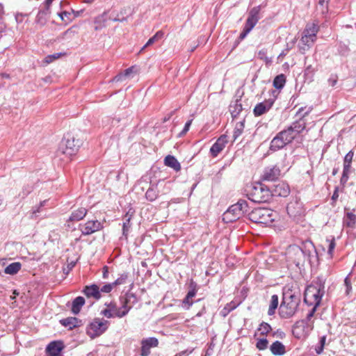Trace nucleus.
<instances>
[{"instance_id": "obj_10", "label": "nucleus", "mask_w": 356, "mask_h": 356, "mask_svg": "<svg viewBox=\"0 0 356 356\" xmlns=\"http://www.w3.org/2000/svg\"><path fill=\"white\" fill-rule=\"evenodd\" d=\"M277 93L276 90H272V97L257 104L253 110L254 115L255 116H260L268 112L275 103Z\"/></svg>"}, {"instance_id": "obj_25", "label": "nucleus", "mask_w": 356, "mask_h": 356, "mask_svg": "<svg viewBox=\"0 0 356 356\" xmlns=\"http://www.w3.org/2000/svg\"><path fill=\"white\" fill-rule=\"evenodd\" d=\"M305 121L302 118H299L298 120L294 122L289 128L293 131L294 135L296 136L305 129Z\"/></svg>"}, {"instance_id": "obj_17", "label": "nucleus", "mask_w": 356, "mask_h": 356, "mask_svg": "<svg viewBox=\"0 0 356 356\" xmlns=\"http://www.w3.org/2000/svg\"><path fill=\"white\" fill-rule=\"evenodd\" d=\"M82 293L88 298L98 300L102 298L99 287L97 284H90L86 286Z\"/></svg>"}, {"instance_id": "obj_26", "label": "nucleus", "mask_w": 356, "mask_h": 356, "mask_svg": "<svg viewBox=\"0 0 356 356\" xmlns=\"http://www.w3.org/2000/svg\"><path fill=\"white\" fill-rule=\"evenodd\" d=\"M319 31V26L318 23H309L307 24L305 26V29L303 31V33L311 36L313 38L317 39V33Z\"/></svg>"}, {"instance_id": "obj_14", "label": "nucleus", "mask_w": 356, "mask_h": 356, "mask_svg": "<svg viewBox=\"0 0 356 356\" xmlns=\"http://www.w3.org/2000/svg\"><path fill=\"white\" fill-rule=\"evenodd\" d=\"M227 143V136L226 135L220 136L210 148V153L211 156L213 157H216L218 154L225 147V145Z\"/></svg>"}, {"instance_id": "obj_15", "label": "nucleus", "mask_w": 356, "mask_h": 356, "mask_svg": "<svg viewBox=\"0 0 356 356\" xmlns=\"http://www.w3.org/2000/svg\"><path fill=\"white\" fill-rule=\"evenodd\" d=\"M270 191L272 196L286 197L290 193V188L286 183L280 181L274 185L273 190Z\"/></svg>"}, {"instance_id": "obj_5", "label": "nucleus", "mask_w": 356, "mask_h": 356, "mask_svg": "<svg viewBox=\"0 0 356 356\" xmlns=\"http://www.w3.org/2000/svg\"><path fill=\"white\" fill-rule=\"evenodd\" d=\"M276 211L268 208H257L248 213L249 219L255 223L270 225L277 217Z\"/></svg>"}, {"instance_id": "obj_4", "label": "nucleus", "mask_w": 356, "mask_h": 356, "mask_svg": "<svg viewBox=\"0 0 356 356\" xmlns=\"http://www.w3.org/2000/svg\"><path fill=\"white\" fill-rule=\"evenodd\" d=\"M325 293L324 284L321 281H317L309 285L304 294V302L310 306L317 307Z\"/></svg>"}, {"instance_id": "obj_9", "label": "nucleus", "mask_w": 356, "mask_h": 356, "mask_svg": "<svg viewBox=\"0 0 356 356\" xmlns=\"http://www.w3.org/2000/svg\"><path fill=\"white\" fill-rule=\"evenodd\" d=\"M81 144V140L74 137L65 138L60 145L58 154H62L68 157L75 155Z\"/></svg>"}, {"instance_id": "obj_55", "label": "nucleus", "mask_w": 356, "mask_h": 356, "mask_svg": "<svg viewBox=\"0 0 356 356\" xmlns=\"http://www.w3.org/2000/svg\"><path fill=\"white\" fill-rule=\"evenodd\" d=\"M107 20V13L104 12L101 15L97 17L95 19V24H100L102 22H105Z\"/></svg>"}, {"instance_id": "obj_33", "label": "nucleus", "mask_w": 356, "mask_h": 356, "mask_svg": "<svg viewBox=\"0 0 356 356\" xmlns=\"http://www.w3.org/2000/svg\"><path fill=\"white\" fill-rule=\"evenodd\" d=\"M134 72V67H130L127 69H126L123 72L118 74L116 75L113 81L115 82L121 81L124 79L125 77H129L132 73Z\"/></svg>"}, {"instance_id": "obj_38", "label": "nucleus", "mask_w": 356, "mask_h": 356, "mask_svg": "<svg viewBox=\"0 0 356 356\" xmlns=\"http://www.w3.org/2000/svg\"><path fill=\"white\" fill-rule=\"evenodd\" d=\"M244 127L245 126L243 121H241L236 123L233 132L234 140H236L242 134Z\"/></svg>"}, {"instance_id": "obj_54", "label": "nucleus", "mask_w": 356, "mask_h": 356, "mask_svg": "<svg viewBox=\"0 0 356 356\" xmlns=\"http://www.w3.org/2000/svg\"><path fill=\"white\" fill-rule=\"evenodd\" d=\"M316 308L317 307H315L314 306H313L312 309L309 312V313L307 314V316H306V318L305 320L304 321L305 323L309 325V322L310 321V320L312 319V318L314 316V313L316 310Z\"/></svg>"}, {"instance_id": "obj_61", "label": "nucleus", "mask_w": 356, "mask_h": 356, "mask_svg": "<svg viewBox=\"0 0 356 356\" xmlns=\"http://www.w3.org/2000/svg\"><path fill=\"white\" fill-rule=\"evenodd\" d=\"M102 277L104 279L108 278V267L105 266L103 267V275Z\"/></svg>"}, {"instance_id": "obj_64", "label": "nucleus", "mask_w": 356, "mask_h": 356, "mask_svg": "<svg viewBox=\"0 0 356 356\" xmlns=\"http://www.w3.org/2000/svg\"><path fill=\"white\" fill-rule=\"evenodd\" d=\"M328 82H329L330 86H334L335 84L337 82V79L336 78L331 77V78L329 79Z\"/></svg>"}, {"instance_id": "obj_28", "label": "nucleus", "mask_w": 356, "mask_h": 356, "mask_svg": "<svg viewBox=\"0 0 356 356\" xmlns=\"http://www.w3.org/2000/svg\"><path fill=\"white\" fill-rule=\"evenodd\" d=\"M85 304V299L82 296H78L76 298L74 299L72 304V312L74 314H78L81 307Z\"/></svg>"}, {"instance_id": "obj_50", "label": "nucleus", "mask_w": 356, "mask_h": 356, "mask_svg": "<svg viewBox=\"0 0 356 356\" xmlns=\"http://www.w3.org/2000/svg\"><path fill=\"white\" fill-rule=\"evenodd\" d=\"M190 290L187 293L186 296L188 298H190L191 300L196 295L197 290H196V284L194 282H191L190 285Z\"/></svg>"}, {"instance_id": "obj_40", "label": "nucleus", "mask_w": 356, "mask_h": 356, "mask_svg": "<svg viewBox=\"0 0 356 356\" xmlns=\"http://www.w3.org/2000/svg\"><path fill=\"white\" fill-rule=\"evenodd\" d=\"M129 277L128 273H123L113 282L115 287L119 285H122L127 283Z\"/></svg>"}, {"instance_id": "obj_53", "label": "nucleus", "mask_w": 356, "mask_h": 356, "mask_svg": "<svg viewBox=\"0 0 356 356\" xmlns=\"http://www.w3.org/2000/svg\"><path fill=\"white\" fill-rule=\"evenodd\" d=\"M192 121L193 120H190L186 122L183 130L179 134V137H182L188 131L190 127L192 124Z\"/></svg>"}, {"instance_id": "obj_31", "label": "nucleus", "mask_w": 356, "mask_h": 356, "mask_svg": "<svg viewBox=\"0 0 356 356\" xmlns=\"http://www.w3.org/2000/svg\"><path fill=\"white\" fill-rule=\"evenodd\" d=\"M279 134L280 136H281L286 143V144L291 143L296 137L294 135L293 131H291L289 127L288 129L280 132Z\"/></svg>"}, {"instance_id": "obj_3", "label": "nucleus", "mask_w": 356, "mask_h": 356, "mask_svg": "<svg viewBox=\"0 0 356 356\" xmlns=\"http://www.w3.org/2000/svg\"><path fill=\"white\" fill-rule=\"evenodd\" d=\"M120 307H118L115 302H106L104 305L106 309L100 312V314L107 318H123L128 314L131 307L128 305L129 300L127 298H120Z\"/></svg>"}, {"instance_id": "obj_20", "label": "nucleus", "mask_w": 356, "mask_h": 356, "mask_svg": "<svg viewBox=\"0 0 356 356\" xmlns=\"http://www.w3.org/2000/svg\"><path fill=\"white\" fill-rule=\"evenodd\" d=\"M60 323L64 327H68L69 330L80 327L82 325L81 320L76 317H67L63 318L60 321Z\"/></svg>"}, {"instance_id": "obj_6", "label": "nucleus", "mask_w": 356, "mask_h": 356, "mask_svg": "<svg viewBox=\"0 0 356 356\" xmlns=\"http://www.w3.org/2000/svg\"><path fill=\"white\" fill-rule=\"evenodd\" d=\"M248 203L245 200H238L236 204L230 206L223 213V221L226 223H229L237 220L241 218L244 213L248 211Z\"/></svg>"}, {"instance_id": "obj_57", "label": "nucleus", "mask_w": 356, "mask_h": 356, "mask_svg": "<svg viewBox=\"0 0 356 356\" xmlns=\"http://www.w3.org/2000/svg\"><path fill=\"white\" fill-rule=\"evenodd\" d=\"M193 352V350L186 349L183 351H181L178 353H177L175 356H188L191 353Z\"/></svg>"}, {"instance_id": "obj_48", "label": "nucleus", "mask_w": 356, "mask_h": 356, "mask_svg": "<svg viewBox=\"0 0 356 356\" xmlns=\"http://www.w3.org/2000/svg\"><path fill=\"white\" fill-rule=\"evenodd\" d=\"M328 2L329 1H323L322 0H319L317 6V10H320L322 14L327 13L328 11Z\"/></svg>"}, {"instance_id": "obj_24", "label": "nucleus", "mask_w": 356, "mask_h": 356, "mask_svg": "<svg viewBox=\"0 0 356 356\" xmlns=\"http://www.w3.org/2000/svg\"><path fill=\"white\" fill-rule=\"evenodd\" d=\"M164 163L166 166L172 168L176 172H179L181 170V165L174 156L168 155L165 156Z\"/></svg>"}, {"instance_id": "obj_59", "label": "nucleus", "mask_w": 356, "mask_h": 356, "mask_svg": "<svg viewBox=\"0 0 356 356\" xmlns=\"http://www.w3.org/2000/svg\"><path fill=\"white\" fill-rule=\"evenodd\" d=\"M155 41H156V37H152L150 38L148 41L146 42V44L143 46V47L142 48V50L144 49L145 47L152 44L153 43L155 42Z\"/></svg>"}, {"instance_id": "obj_36", "label": "nucleus", "mask_w": 356, "mask_h": 356, "mask_svg": "<svg viewBox=\"0 0 356 356\" xmlns=\"http://www.w3.org/2000/svg\"><path fill=\"white\" fill-rule=\"evenodd\" d=\"M344 220L346 226L350 228H354L356 223V215L352 212H348Z\"/></svg>"}, {"instance_id": "obj_63", "label": "nucleus", "mask_w": 356, "mask_h": 356, "mask_svg": "<svg viewBox=\"0 0 356 356\" xmlns=\"http://www.w3.org/2000/svg\"><path fill=\"white\" fill-rule=\"evenodd\" d=\"M45 15V13L44 11H40L37 15V22H41L42 24H43L42 22H41L42 20V16Z\"/></svg>"}, {"instance_id": "obj_56", "label": "nucleus", "mask_w": 356, "mask_h": 356, "mask_svg": "<svg viewBox=\"0 0 356 356\" xmlns=\"http://www.w3.org/2000/svg\"><path fill=\"white\" fill-rule=\"evenodd\" d=\"M193 303V301H191L190 298H188L187 296H186L184 298V299L183 300L184 307L186 309H188L192 306Z\"/></svg>"}, {"instance_id": "obj_37", "label": "nucleus", "mask_w": 356, "mask_h": 356, "mask_svg": "<svg viewBox=\"0 0 356 356\" xmlns=\"http://www.w3.org/2000/svg\"><path fill=\"white\" fill-rule=\"evenodd\" d=\"M33 187L31 184L24 185L21 191L18 194V197L23 200L25 199L32 191Z\"/></svg>"}, {"instance_id": "obj_58", "label": "nucleus", "mask_w": 356, "mask_h": 356, "mask_svg": "<svg viewBox=\"0 0 356 356\" xmlns=\"http://www.w3.org/2000/svg\"><path fill=\"white\" fill-rule=\"evenodd\" d=\"M45 203H46V200L41 202L40 206L33 209V213H32L33 216H36V214L40 212V207H43L45 204Z\"/></svg>"}, {"instance_id": "obj_51", "label": "nucleus", "mask_w": 356, "mask_h": 356, "mask_svg": "<svg viewBox=\"0 0 356 356\" xmlns=\"http://www.w3.org/2000/svg\"><path fill=\"white\" fill-rule=\"evenodd\" d=\"M115 287L113 283H108L105 285H104L102 288H99L100 293H110L113 289Z\"/></svg>"}, {"instance_id": "obj_34", "label": "nucleus", "mask_w": 356, "mask_h": 356, "mask_svg": "<svg viewBox=\"0 0 356 356\" xmlns=\"http://www.w3.org/2000/svg\"><path fill=\"white\" fill-rule=\"evenodd\" d=\"M278 296L277 295H273L270 299V304L268 308V314L271 316L273 315L275 312V309L278 306Z\"/></svg>"}, {"instance_id": "obj_43", "label": "nucleus", "mask_w": 356, "mask_h": 356, "mask_svg": "<svg viewBox=\"0 0 356 356\" xmlns=\"http://www.w3.org/2000/svg\"><path fill=\"white\" fill-rule=\"evenodd\" d=\"M312 110V107H300L296 113V115L299 118L303 119V118L309 114Z\"/></svg>"}, {"instance_id": "obj_35", "label": "nucleus", "mask_w": 356, "mask_h": 356, "mask_svg": "<svg viewBox=\"0 0 356 356\" xmlns=\"http://www.w3.org/2000/svg\"><path fill=\"white\" fill-rule=\"evenodd\" d=\"M237 306L238 305L233 301L227 303L220 311V315L223 317L227 316L232 311L235 309Z\"/></svg>"}, {"instance_id": "obj_11", "label": "nucleus", "mask_w": 356, "mask_h": 356, "mask_svg": "<svg viewBox=\"0 0 356 356\" xmlns=\"http://www.w3.org/2000/svg\"><path fill=\"white\" fill-rule=\"evenodd\" d=\"M103 229V225L97 220H88L85 224L79 225V229L83 235H90Z\"/></svg>"}, {"instance_id": "obj_23", "label": "nucleus", "mask_w": 356, "mask_h": 356, "mask_svg": "<svg viewBox=\"0 0 356 356\" xmlns=\"http://www.w3.org/2000/svg\"><path fill=\"white\" fill-rule=\"evenodd\" d=\"M270 352L273 355H283L286 353L285 346L279 341H275L270 346Z\"/></svg>"}, {"instance_id": "obj_47", "label": "nucleus", "mask_w": 356, "mask_h": 356, "mask_svg": "<svg viewBox=\"0 0 356 356\" xmlns=\"http://www.w3.org/2000/svg\"><path fill=\"white\" fill-rule=\"evenodd\" d=\"M326 242L328 243L327 253L332 257L336 245L335 239L334 237H332L331 238H327Z\"/></svg>"}, {"instance_id": "obj_2", "label": "nucleus", "mask_w": 356, "mask_h": 356, "mask_svg": "<svg viewBox=\"0 0 356 356\" xmlns=\"http://www.w3.org/2000/svg\"><path fill=\"white\" fill-rule=\"evenodd\" d=\"M300 296L292 290L287 289L283 293L282 302L280 307V315L283 318L293 316L300 304Z\"/></svg>"}, {"instance_id": "obj_30", "label": "nucleus", "mask_w": 356, "mask_h": 356, "mask_svg": "<svg viewBox=\"0 0 356 356\" xmlns=\"http://www.w3.org/2000/svg\"><path fill=\"white\" fill-rule=\"evenodd\" d=\"M22 264L19 262H13L6 267L4 273L8 275H15L21 269Z\"/></svg>"}, {"instance_id": "obj_52", "label": "nucleus", "mask_w": 356, "mask_h": 356, "mask_svg": "<svg viewBox=\"0 0 356 356\" xmlns=\"http://www.w3.org/2000/svg\"><path fill=\"white\" fill-rule=\"evenodd\" d=\"M130 227V221L129 219L124 220L122 225V235L127 237L129 229Z\"/></svg>"}, {"instance_id": "obj_41", "label": "nucleus", "mask_w": 356, "mask_h": 356, "mask_svg": "<svg viewBox=\"0 0 356 356\" xmlns=\"http://www.w3.org/2000/svg\"><path fill=\"white\" fill-rule=\"evenodd\" d=\"M271 330V326L268 323L265 322H262L259 327H258V331L260 332V334L261 335H266L268 333H269Z\"/></svg>"}, {"instance_id": "obj_49", "label": "nucleus", "mask_w": 356, "mask_h": 356, "mask_svg": "<svg viewBox=\"0 0 356 356\" xmlns=\"http://www.w3.org/2000/svg\"><path fill=\"white\" fill-rule=\"evenodd\" d=\"M350 172V169L343 168L342 176L340 179L341 184L345 185L346 184L349 178Z\"/></svg>"}, {"instance_id": "obj_60", "label": "nucleus", "mask_w": 356, "mask_h": 356, "mask_svg": "<svg viewBox=\"0 0 356 356\" xmlns=\"http://www.w3.org/2000/svg\"><path fill=\"white\" fill-rule=\"evenodd\" d=\"M134 211L132 210V209H130L125 214L124 216V220L129 219V221H131V219L134 215Z\"/></svg>"}, {"instance_id": "obj_27", "label": "nucleus", "mask_w": 356, "mask_h": 356, "mask_svg": "<svg viewBox=\"0 0 356 356\" xmlns=\"http://www.w3.org/2000/svg\"><path fill=\"white\" fill-rule=\"evenodd\" d=\"M87 214V209L83 207L79 208L72 212L69 221H79L82 220Z\"/></svg>"}, {"instance_id": "obj_1", "label": "nucleus", "mask_w": 356, "mask_h": 356, "mask_svg": "<svg viewBox=\"0 0 356 356\" xmlns=\"http://www.w3.org/2000/svg\"><path fill=\"white\" fill-rule=\"evenodd\" d=\"M245 193L248 200L255 203L268 202L272 197L270 190L259 182L246 186Z\"/></svg>"}, {"instance_id": "obj_16", "label": "nucleus", "mask_w": 356, "mask_h": 356, "mask_svg": "<svg viewBox=\"0 0 356 356\" xmlns=\"http://www.w3.org/2000/svg\"><path fill=\"white\" fill-rule=\"evenodd\" d=\"M64 348L62 341H54L47 345L46 352L49 356H59Z\"/></svg>"}, {"instance_id": "obj_18", "label": "nucleus", "mask_w": 356, "mask_h": 356, "mask_svg": "<svg viewBox=\"0 0 356 356\" xmlns=\"http://www.w3.org/2000/svg\"><path fill=\"white\" fill-rule=\"evenodd\" d=\"M280 175V170L277 166L266 168L263 174V179L266 181H275Z\"/></svg>"}, {"instance_id": "obj_44", "label": "nucleus", "mask_w": 356, "mask_h": 356, "mask_svg": "<svg viewBox=\"0 0 356 356\" xmlns=\"http://www.w3.org/2000/svg\"><path fill=\"white\" fill-rule=\"evenodd\" d=\"M64 54H63V53H55L53 54L48 55L44 58V62L46 64H49V63H52L53 61H54L55 60L59 58L62 55H64Z\"/></svg>"}, {"instance_id": "obj_32", "label": "nucleus", "mask_w": 356, "mask_h": 356, "mask_svg": "<svg viewBox=\"0 0 356 356\" xmlns=\"http://www.w3.org/2000/svg\"><path fill=\"white\" fill-rule=\"evenodd\" d=\"M286 83V77L283 74L276 76L273 80V86L277 89L284 88Z\"/></svg>"}, {"instance_id": "obj_22", "label": "nucleus", "mask_w": 356, "mask_h": 356, "mask_svg": "<svg viewBox=\"0 0 356 356\" xmlns=\"http://www.w3.org/2000/svg\"><path fill=\"white\" fill-rule=\"evenodd\" d=\"M286 144L284 139L277 134L270 142V149L275 152L283 148Z\"/></svg>"}, {"instance_id": "obj_12", "label": "nucleus", "mask_w": 356, "mask_h": 356, "mask_svg": "<svg viewBox=\"0 0 356 356\" xmlns=\"http://www.w3.org/2000/svg\"><path fill=\"white\" fill-rule=\"evenodd\" d=\"M288 214L293 218L302 216L305 213L302 203L298 200L289 202L286 207Z\"/></svg>"}, {"instance_id": "obj_62", "label": "nucleus", "mask_w": 356, "mask_h": 356, "mask_svg": "<svg viewBox=\"0 0 356 356\" xmlns=\"http://www.w3.org/2000/svg\"><path fill=\"white\" fill-rule=\"evenodd\" d=\"M339 197L338 187H336L332 195V200L335 202Z\"/></svg>"}, {"instance_id": "obj_7", "label": "nucleus", "mask_w": 356, "mask_h": 356, "mask_svg": "<svg viewBox=\"0 0 356 356\" xmlns=\"http://www.w3.org/2000/svg\"><path fill=\"white\" fill-rule=\"evenodd\" d=\"M110 323L104 318H95L86 327V334L91 339H95L103 334L108 328Z\"/></svg>"}, {"instance_id": "obj_39", "label": "nucleus", "mask_w": 356, "mask_h": 356, "mask_svg": "<svg viewBox=\"0 0 356 356\" xmlns=\"http://www.w3.org/2000/svg\"><path fill=\"white\" fill-rule=\"evenodd\" d=\"M353 156H354V152L352 150L349 151L346 154V156H344V159H343V168L350 169L351 163L353 161Z\"/></svg>"}, {"instance_id": "obj_21", "label": "nucleus", "mask_w": 356, "mask_h": 356, "mask_svg": "<svg viewBox=\"0 0 356 356\" xmlns=\"http://www.w3.org/2000/svg\"><path fill=\"white\" fill-rule=\"evenodd\" d=\"M159 191L157 184H150V186L145 193L146 199L149 202L156 200L159 197Z\"/></svg>"}, {"instance_id": "obj_8", "label": "nucleus", "mask_w": 356, "mask_h": 356, "mask_svg": "<svg viewBox=\"0 0 356 356\" xmlns=\"http://www.w3.org/2000/svg\"><path fill=\"white\" fill-rule=\"evenodd\" d=\"M261 6H257L251 8L248 13V17L246 19L245 24L243 29L242 32L240 33L239 39L243 40L248 35V33L252 30L256 26L257 22L261 18L260 11Z\"/></svg>"}, {"instance_id": "obj_13", "label": "nucleus", "mask_w": 356, "mask_h": 356, "mask_svg": "<svg viewBox=\"0 0 356 356\" xmlns=\"http://www.w3.org/2000/svg\"><path fill=\"white\" fill-rule=\"evenodd\" d=\"M159 345V341L155 337H149L143 339L141 341V356H149L150 354L151 348L157 347Z\"/></svg>"}, {"instance_id": "obj_46", "label": "nucleus", "mask_w": 356, "mask_h": 356, "mask_svg": "<svg viewBox=\"0 0 356 356\" xmlns=\"http://www.w3.org/2000/svg\"><path fill=\"white\" fill-rule=\"evenodd\" d=\"M268 341L266 339H259L256 343V347L259 350H266L268 347Z\"/></svg>"}, {"instance_id": "obj_19", "label": "nucleus", "mask_w": 356, "mask_h": 356, "mask_svg": "<svg viewBox=\"0 0 356 356\" xmlns=\"http://www.w3.org/2000/svg\"><path fill=\"white\" fill-rule=\"evenodd\" d=\"M316 39L302 32V37L299 43V48L302 53L307 51L316 42Z\"/></svg>"}, {"instance_id": "obj_29", "label": "nucleus", "mask_w": 356, "mask_h": 356, "mask_svg": "<svg viewBox=\"0 0 356 356\" xmlns=\"http://www.w3.org/2000/svg\"><path fill=\"white\" fill-rule=\"evenodd\" d=\"M243 107L241 103V100L236 99L233 104L229 106V111L233 118H237V116L242 111Z\"/></svg>"}, {"instance_id": "obj_42", "label": "nucleus", "mask_w": 356, "mask_h": 356, "mask_svg": "<svg viewBox=\"0 0 356 356\" xmlns=\"http://www.w3.org/2000/svg\"><path fill=\"white\" fill-rule=\"evenodd\" d=\"M258 58L264 60L266 64L272 63V58L267 56V50L266 49H262L258 51Z\"/></svg>"}, {"instance_id": "obj_45", "label": "nucleus", "mask_w": 356, "mask_h": 356, "mask_svg": "<svg viewBox=\"0 0 356 356\" xmlns=\"http://www.w3.org/2000/svg\"><path fill=\"white\" fill-rule=\"evenodd\" d=\"M326 341V336L324 335L321 337L318 344L316 346L315 350L317 354H321L323 349Z\"/></svg>"}]
</instances>
